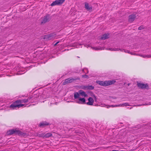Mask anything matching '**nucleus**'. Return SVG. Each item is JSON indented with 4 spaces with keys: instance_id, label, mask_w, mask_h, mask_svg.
Here are the masks:
<instances>
[{
    "instance_id": "1",
    "label": "nucleus",
    "mask_w": 151,
    "mask_h": 151,
    "mask_svg": "<svg viewBox=\"0 0 151 151\" xmlns=\"http://www.w3.org/2000/svg\"><path fill=\"white\" fill-rule=\"evenodd\" d=\"M37 95H34L31 97L27 98L18 100L12 103L9 106V108L11 109H16L17 108H19L23 107L29 106L31 104V103H34L32 105H35L37 104Z\"/></svg>"
},
{
    "instance_id": "2",
    "label": "nucleus",
    "mask_w": 151,
    "mask_h": 151,
    "mask_svg": "<svg viewBox=\"0 0 151 151\" xmlns=\"http://www.w3.org/2000/svg\"><path fill=\"white\" fill-rule=\"evenodd\" d=\"M115 81H97L96 83L100 86H107L114 83Z\"/></svg>"
},
{
    "instance_id": "3",
    "label": "nucleus",
    "mask_w": 151,
    "mask_h": 151,
    "mask_svg": "<svg viewBox=\"0 0 151 151\" xmlns=\"http://www.w3.org/2000/svg\"><path fill=\"white\" fill-rule=\"evenodd\" d=\"M6 134L8 135H11L13 134L23 135L22 133L20 131L16 129H11L7 131Z\"/></svg>"
},
{
    "instance_id": "4",
    "label": "nucleus",
    "mask_w": 151,
    "mask_h": 151,
    "mask_svg": "<svg viewBox=\"0 0 151 151\" xmlns=\"http://www.w3.org/2000/svg\"><path fill=\"white\" fill-rule=\"evenodd\" d=\"M105 106H107V108H108L109 107H123V106H129V104L127 103H123L122 104H119L115 105H111L107 106L105 105H104Z\"/></svg>"
},
{
    "instance_id": "5",
    "label": "nucleus",
    "mask_w": 151,
    "mask_h": 151,
    "mask_svg": "<svg viewBox=\"0 0 151 151\" xmlns=\"http://www.w3.org/2000/svg\"><path fill=\"white\" fill-rule=\"evenodd\" d=\"M50 19V16L49 14H47L44 17L42 18L41 19V23L42 24L45 23L46 22L49 21Z\"/></svg>"
},
{
    "instance_id": "6",
    "label": "nucleus",
    "mask_w": 151,
    "mask_h": 151,
    "mask_svg": "<svg viewBox=\"0 0 151 151\" xmlns=\"http://www.w3.org/2000/svg\"><path fill=\"white\" fill-rule=\"evenodd\" d=\"M52 135V134L50 132L47 133H39L38 134V136L40 137L45 138L49 137Z\"/></svg>"
},
{
    "instance_id": "7",
    "label": "nucleus",
    "mask_w": 151,
    "mask_h": 151,
    "mask_svg": "<svg viewBox=\"0 0 151 151\" xmlns=\"http://www.w3.org/2000/svg\"><path fill=\"white\" fill-rule=\"evenodd\" d=\"M75 80V79L73 78H68L66 79L65 81L63 82V85L67 84L68 83H72Z\"/></svg>"
},
{
    "instance_id": "8",
    "label": "nucleus",
    "mask_w": 151,
    "mask_h": 151,
    "mask_svg": "<svg viewBox=\"0 0 151 151\" xmlns=\"http://www.w3.org/2000/svg\"><path fill=\"white\" fill-rule=\"evenodd\" d=\"M65 1H55L51 4V6H53L56 5H60L62 4Z\"/></svg>"
},
{
    "instance_id": "9",
    "label": "nucleus",
    "mask_w": 151,
    "mask_h": 151,
    "mask_svg": "<svg viewBox=\"0 0 151 151\" xmlns=\"http://www.w3.org/2000/svg\"><path fill=\"white\" fill-rule=\"evenodd\" d=\"M86 46L87 47H91L92 49H93V50H103L104 49V47H91V45H86Z\"/></svg>"
},
{
    "instance_id": "10",
    "label": "nucleus",
    "mask_w": 151,
    "mask_h": 151,
    "mask_svg": "<svg viewBox=\"0 0 151 151\" xmlns=\"http://www.w3.org/2000/svg\"><path fill=\"white\" fill-rule=\"evenodd\" d=\"M55 34L54 33H52L48 35H47L45 36V38H47L48 40L52 39L55 38L54 35Z\"/></svg>"
},
{
    "instance_id": "11",
    "label": "nucleus",
    "mask_w": 151,
    "mask_h": 151,
    "mask_svg": "<svg viewBox=\"0 0 151 151\" xmlns=\"http://www.w3.org/2000/svg\"><path fill=\"white\" fill-rule=\"evenodd\" d=\"M137 86L139 88H146L147 89L148 87V86L147 84H144L139 83L137 84Z\"/></svg>"
},
{
    "instance_id": "12",
    "label": "nucleus",
    "mask_w": 151,
    "mask_h": 151,
    "mask_svg": "<svg viewBox=\"0 0 151 151\" xmlns=\"http://www.w3.org/2000/svg\"><path fill=\"white\" fill-rule=\"evenodd\" d=\"M86 101L85 99L84 98H80L78 100L76 101V102L79 104H83L85 103Z\"/></svg>"
},
{
    "instance_id": "13",
    "label": "nucleus",
    "mask_w": 151,
    "mask_h": 151,
    "mask_svg": "<svg viewBox=\"0 0 151 151\" xmlns=\"http://www.w3.org/2000/svg\"><path fill=\"white\" fill-rule=\"evenodd\" d=\"M136 17L135 14H132L129 16L128 20L129 22H132L135 19Z\"/></svg>"
},
{
    "instance_id": "14",
    "label": "nucleus",
    "mask_w": 151,
    "mask_h": 151,
    "mask_svg": "<svg viewBox=\"0 0 151 151\" xmlns=\"http://www.w3.org/2000/svg\"><path fill=\"white\" fill-rule=\"evenodd\" d=\"M88 100V101L86 103V104L88 105H92L94 102V100L93 99L92 97H90L89 98Z\"/></svg>"
},
{
    "instance_id": "15",
    "label": "nucleus",
    "mask_w": 151,
    "mask_h": 151,
    "mask_svg": "<svg viewBox=\"0 0 151 151\" xmlns=\"http://www.w3.org/2000/svg\"><path fill=\"white\" fill-rule=\"evenodd\" d=\"M80 96L83 97H86L87 96V94L83 91L81 90L78 91Z\"/></svg>"
},
{
    "instance_id": "16",
    "label": "nucleus",
    "mask_w": 151,
    "mask_h": 151,
    "mask_svg": "<svg viewBox=\"0 0 151 151\" xmlns=\"http://www.w3.org/2000/svg\"><path fill=\"white\" fill-rule=\"evenodd\" d=\"M85 7L88 11H91L92 10V7L89 6L88 4L87 3H85Z\"/></svg>"
},
{
    "instance_id": "17",
    "label": "nucleus",
    "mask_w": 151,
    "mask_h": 151,
    "mask_svg": "<svg viewBox=\"0 0 151 151\" xmlns=\"http://www.w3.org/2000/svg\"><path fill=\"white\" fill-rule=\"evenodd\" d=\"M109 34L108 33L107 34H105L103 35H102L101 37V40H105L109 37Z\"/></svg>"
},
{
    "instance_id": "18",
    "label": "nucleus",
    "mask_w": 151,
    "mask_h": 151,
    "mask_svg": "<svg viewBox=\"0 0 151 151\" xmlns=\"http://www.w3.org/2000/svg\"><path fill=\"white\" fill-rule=\"evenodd\" d=\"M94 88V87L91 85V86H84L83 88L86 90H92Z\"/></svg>"
},
{
    "instance_id": "19",
    "label": "nucleus",
    "mask_w": 151,
    "mask_h": 151,
    "mask_svg": "<svg viewBox=\"0 0 151 151\" xmlns=\"http://www.w3.org/2000/svg\"><path fill=\"white\" fill-rule=\"evenodd\" d=\"M49 125V123L46 122H42L39 124V126L40 127H44L45 126Z\"/></svg>"
},
{
    "instance_id": "20",
    "label": "nucleus",
    "mask_w": 151,
    "mask_h": 151,
    "mask_svg": "<svg viewBox=\"0 0 151 151\" xmlns=\"http://www.w3.org/2000/svg\"><path fill=\"white\" fill-rule=\"evenodd\" d=\"M80 94L78 92H75L74 94V96L75 99H79L80 98Z\"/></svg>"
},
{
    "instance_id": "21",
    "label": "nucleus",
    "mask_w": 151,
    "mask_h": 151,
    "mask_svg": "<svg viewBox=\"0 0 151 151\" xmlns=\"http://www.w3.org/2000/svg\"><path fill=\"white\" fill-rule=\"evenodd\" d=\"M107 50H109L111 51H119L120 50L121 51H122V50H121L120 49H119L118 48H109L108 49H107Z\"/></svg>"
},
{
    "instance_id": "22",
    "label": "nucleus",
    "mask_w": 151,
    "mask_h": 151,
    "mask_svg": "<svg viewBox=\"0 0 151 151\" xmlns=\"http://www.w3.org/2000/svg\"><path fill=\"white\" fill-rule=\"evenodd\" d=\"M139 56L143 58H151V55H139Z\"/></svg>"
},
{
    "instance_id": "23",
    "label": "nucleus",
    "mask_w": 151,
    "mask_h": 151,
    "mask_svg": "<svg viewBox=\"0 0 151 151\" xmlns=\"http://www.w3.org/2000/svg\"><path fill=\"white\" fill-rule=\"evenodd\" d=\"M121 49L122 50V52H125L128 53L130 54L131 55H134V54L133 53L130 52L128 50H124V49Z\"/></svg>"
},
{
    "instance_id": "24",
    "label": "nucleus",
    "mask_w": 151,
    "mask_h": 151,
    "mask_svg": "<svg viewBox=\"0 0 151 151\" xmlns=\"http://www.w3.org/2000/svg\"><path fill=\"white\" fill-rule=\"evenodd\" d=\"M82 71L83 73L87 74L88 73V71L87 68H84L82 70Z\"/></svg>"
},
{
    "instance_id": "25",
    "label": "nucleus",
    "mask_w": 151,
    "mask_h": 151,
    "mask_svg": "<svg viewBox=\"0 0 151 151\" xmlns=\"http://www.w3.org/2000/svg\"><path fill=\"white\" fill-rule=\"evenodd\" d=\"M55 101V99H52L51 100H50V105H51L52 104H54V103Z\"/></svg>"
},
{
    "instance_id": "26",
    "label": "nucleus",
    "mask_w": 151,
    "mask_h": 151,
    "mask_svg": "<svg viewBox=\"0 0 151 151\" xmlns=\"http://www.w3.org/2000/svg\"><path fill=\"white\" fill-rule=\"evenodd\" d=\"M4 104L2 102V101L0 100V107L1 106H3Z\"/></svg>"
},
{
    "instance_id": "27",
    "label": "nucleus",
    "mask_w": 151,
    "mask_h": 151,
    "mask_svg": "<svg viewBox=\"0 0 151 151\" xmlns=\"http://www.w3.org/2000/svg\"><path fill=\"white\" fill-rule=\"evenodd\" d=\"M82 77L83 78H88V76L86 75H83L82 76Z\"/></svg>"
},
{
    "instance_id": "28",
    "label": "nucleus",
    "mask_w": 151,
    "mask_h": 151,
    "mask_svg": "<svg viewBox=\"0 0 151 151\" xmlns=\"http://www.w3.org/2000/svg\"><path fill=\"white\" fill-rule=\"evenodd\" d=\"M144 29V27H143V26H140L138 28L139 30H142V29Z\"/></svg>"
},
{
    "instance_id": "29",
    "label": "nucleus",
    "mask_w": 151,
    "mask_h": 151,
    "mask_svg": "<svg viewBox=\"0 0 151 151\" xmlns=\"http://www.w3.org/2000/svg\"><path fill=\"white\" fill-rule=\"evenodd\" d=\"M146 136H148L149 137L151 138V133L148 134L146 135Z\"/></svg>"
},
{
    "instance_id": "30",
    "label": "nucleus",
    "mask_w": 151,
    "mask_h": 151,
    "mask_svg": "<svg viewBox=\"0 0 151 151\" xmlns=\"http://www.w3.org/2000/svg\"><path fill=\"white\" fill-rule=\"evenodd\" d=\"M59 42V41L57 42L56 43H55L54 44V46L56 45Z\"/></svg>"
},
{
    "instance_id": "31",
    "label": "nucleus",
    "mask_w": 151,
    "mask_h": 151,
    "mask_svg": "<svg viewBox=\"0 0 151 151\" xmlns=\"http://www.w3.org/2000/svg\"><path fill=\"white\" fill-rule=\"evenodd\" d=\"M23 73H18L17 75H21L22 74H23Z\"/></svg>"
},
{
    "instance_id": "32",
    "label": "nucleus",
    "mask_w": 151,
    "mask_h": 151,
    "mask_svg": "<svg viewBox=\"0 0 151 151\" xmlns=\"http://www.w3.org/2000/svg\"><path fill=\"white\" fill-rule=\"evenodd\" d=\"M147 126H148V128H149V129H150L151 127H150L148 126V125H147Z\"/></svg>"
},
{
    "instance_id": "33",
    "label": "nucleus",
    "mask_w": 151,
    "mask_h": 151,
    "mask_svg": "<svg viewBox=\"0 0 151 151\" xmlns=\"http://www.w3.org/2000/svg\"><path fill=\"white\" fill-rule=\"evenodd\" d=\"M132 108V107H131V108H129V109H131V108ZM127 108H128V109H129V107H127Z\"/></svg>"
},
{
    "instance_id": "34",
    "label": "nucleus",
    "mask_w": 151,
    "mask_h": 151,
    "mask_svg": "<svg viewBox=\"0 0 151 151\" xmlns=\"http://www.w3.org/2000/svg\"><path fill=\"white\" fill-rule=\"evenodd\" d=\"M151 104H151H147V105H150Z\"/></svg>"
},
{
    "instance_id": "35",
    "label": "nucleus",
    "mask_w": 151,
    "mask_h": 151,
    "mask_svg": "<svg viewBox=\"0 0 151 151\" xmlns=\"http://www.w3.org/2000/svg\"><path fill=\"white\" fill-rule=\"evenodd\" d=\"M68 50V49H67V50Z\"/></svg>"
},
{
    "instance_id": "36",
    "label": "nucleus",
    "mask_w": 151,
    "mask_h": 151,
    "mask_svg": "<svg viewBox=\"0 0 151 151\" xmlns=\"http://www.w3.org/2000/svg\"><path fill=\"white\" fill-rule=\"evenodd\" d=\"M150 126L151 127V125H150Z\"/></svg>"
}]
</instances>
